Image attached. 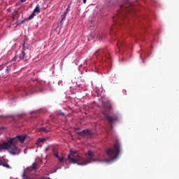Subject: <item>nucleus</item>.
Here are the masks:
<instances>
[{"instance_id": "4be33fe9", "label": "nucleus", "mask_w": 179, "mask_h": 179, "mask_svg": "<svg viewBox=\"0 0 179 179\" xmlns=\"http://www.w3.org/2000/svg\"><path fill=\"white\" fill-rule=\"evenodd\" d=\"M57 159H58V160H59V162H64V157H60L59 155H58V157H56Z\"/></svg>"}, {"instance_id": "20e7f679", "label": "nucleus", "mask_w": 179, "mask_h": 179, "mask_svg": "<svg viewBox=\"0 0 179 179\" xmlns=\"http://www.w3.org/2000/svg\"><path fill=\"white\" fill-rule=\"evenodd\" d=\"M13 143H16V138L13 139H10L6 143H0V152L1 150H10V148H12V145Z\"/></svg>"}, {"instance_id": "423d86ee", "label": "nucleus", "mask_w": 179, "mask_h": 179, "mask_svg": "<svg viewBox=\"0 0 179 179\" xmlns=\"http://www.w3.org/2000/svg\"><path fill=\"white\" fill-rule=\"evenodd\" d=\"M36 13H40V5H37L34 8L33 13L25 20H31L36 15Z\"/></svg>"}, {"instance_id": "f03ea898", "label": "nucleus", "mask_w": 179, "mask_h": 179, "mask_svg": "<svg viewBox=\"0 0 179 179\" xmlns=\"http://www.w3.org/2000/svg\"><path fill=\"white\" fill-rule=\"evenodd\" d=\"M130 12H134V6L129 2L120 7L117 15L113 17L115 24H121V21L127 17V15Z\"/></svg>"}, {"instance_id": "1a4fd4ad", "label": "nucleus", "mask_w": 179, "mask_h": 179, "mask_svg": "<svg viewBox=\"0 0 179 179\" xmlns=\"http://www.w3.org/2000/svg\"><path fill=\"white\" fill-rule=\"evenodd\" d=\"M17 17H19V13L17 11H14L12 13V19H13V20H16V19H17Z\"/></svg>"}, {"instance_id": "0eeeda50", "label": "nucleus", "mask_w": 179, "mask_h": 179, "mask_svg": "<svg viewBox=\"0 0 179 179\" xmlns=\"http://www.w3.org/2000/svg\"><path fill=\"white\" fill-rule=\"evenodd\" d=\"M78 134L80 136H88L89 138H92V135H93V133H92L89 129H85L83 131L78 132Z\"/></svg>"}, {"instance_id": "f3484780", "label": "nucleus", "mask_w": 179, "mask_h": 179, "mask_svg": "<svg viewBox=\"0 0 179 179\" xmlns=\"http://www.w3.org/2000/svg\"><path fill=\"white\" fill-rule=\"evenodd\" d=\"M39 131L40 132H45V134H47V132H48V130H47V129L42 127L41 129H39Z\"/></svg>"}, {"instance_id": "7ed1b4c3", "label": "nucleus", "mask_w": 179, "mask_h": 179, "mask_svg": "<svg viewBox=\"0 0 179 179\" xmlns=\"http://www.w3.org/2000/svg\"><path fill=\"white\" fill-rule=\"evenodd\" d=\"M27 138V135L23 134V135H19L17 136L15 138H13L11 139H15L16 142L14 143L10 148V153L13 155H19L20 153V150L16 147V145H17V142H20V143H24V141H26V138Z\"/></svg>"}, {"instance_id": "cd10ccee", "label": "nucleus", "mask_w": 179, "mask_h": 179, "mask_svg": "<svg viewBox=\"0 0 179 179\" xmlns=\"http://www.w3.org/2000/svg\"><path fill=\"white\" fill-rule=\"evenodd\" d=\"M83 3H86V0H83Z\"/></svg>"}, {"instance_id": "f8f14e48", "label": "nucleus", "mask_w": 179, "mask_h": 179, "mask_svg": "<svg viewBox=\"0 0 179 179\" xmlns=\"http://www.w3.org/2000/svg\"><path fill=\"white\" fill-rule=\"evenodd\" d=\"M61 21H60V23L61 24H62V22H64V20H65V19H66V13H64L63 15H62L61 16Z\"/></svg>"}, {"instance_id": "a211bd4d", "label": "nucleus", "mask_w": 179, "mask_h": 179, "mask_svg": "<svg viewBox=\"0 0 179 179\" xmlns=\"http://www.w3.org/2000/svg\"><path fill=\"white\" fill-rule=\"evenodd\" d=\"M71 10V3L69 4V6H67L66 9V15L68 14V13L69 12V10Z\"/></svg>"}, {"instance_id": "aec40b11", "label": "nucleus", "mask_w": 179, "mask_h": 179, "mask_svg": "<svg viewBox=\"0 0 179 179\" xmlns=\"http://www.w3.org/2000/svg\"><path fill=\"white\" fill-rule=\"evenodd\" d=\"M106 107L107 110H111L113 108V106L110 103H108Z\"/></svg>"}, {"instance_id": "b1692460", "label": "nucleus", "mask_w": 179, "mask_h": 179, "mask_svg": "<svg viewBox=\"0 0 179 179\" xmlns=\"http://www.w3.org/2000/svg\"><path fill=\"white\" fill-rule=\"evenodd\" d=\"M34 169H37V163L34 162L32 165Z\"/></svg>"}, {"instance_id": "2eb2a0df", "label": "nucleus", "mask_w": 179, "mask_h": 179, "mask_svg": "<svg viewBox=\"0 0 179 179\" xmlns=\"http://www.w3.org/2000/svg\"><path fill=\"white\" fill-rule=\"evenodd\" d=\"M52 152L55 157H58V150L53 148Z\"/></svg>"}, {"instance_id": "412c9836", "label": "nucleus", "mask_w": 179, "mask_h": 179, "mask_svg": "<svg viewBox=\"0 0 179 179\" xmlns=\"http://www.w3.org/2000/svg\"><path fill=\"white\" fill-rule=\"evenodd\" d=\"M122 43H120V42H117V48H118V50H121V45H122Z\"/></svg>"}, {"instance_id": "9d476101", "label": "nucleus", "mask_w": 179, "mask_h": 179, "mask_svg": "<svg viewBox=\"0 0 179 179\" xmlns=\"http://www.w3.org/2000/svg\"><path fill=\"white\" fill-rule=\"evenodd\" d=\"M47 141V138H38L37 142L36 143V145H40L41 143H44Z\"/></svg>"}, {"instance_id": "f257e3e1", "label": "nucleus", "mask_w": 179, "mask_h": 179, "mask_svg": "<svg viewBox=\"0 0 179 179\" xmlns=\"http://www.w3.org/2000/svg\"><path fill=\"white\" fill-rule=\"evenodd\" d=\"M120 152H121V144H120V142L117 141L113 145V147L107 150L106 155L108 158L106 157V155H104L94 157V152L88 150V152L85 153V159H84L79 155V152L78 151L71 150L70 155L68 157V160L73 164L86 166V164H89L94 162L102 163L103 162H108V160H114V159H117L118 157Z\"/></svg>"}, {"instance_id": "a878e982", "label": "nucleus", "mask_w": 179, "mask_h": 179, "mask_svg": "<svg viewBox=\"0 0 179 179\" xmlns=\"http://www.w3.org/2000/svg\"><path fill=\"white\" fill-rule=\"evenodd\" d=\"M3 161L0 160V166H3Z\"/></svg>"}, {"instance_id": "bb28decb", "label": "nucleus", "mask_w": 179, "mask_h": 179, "mask_svg": "<svg viewBox=\"0 0 179 179\" xmlns=\"http://www.w3.org/2000/svg\"><path fill=\"white\" fill-rule=\"evenodd\" d=\"M6 71V72L8 73L9 71H10V69H7Z\"/></svg>"}, {"instance_id": "393cba45", "label": "nucleus", "mask_w": 179, "mask_h": 179, "mask_svg": "<svg viewBox=\"0 0 179 179\" xmlns=\"http://www.w3.org/2000/svg\"><path fill=\"white\" fill-rule=\"evenodd\" d=\"M58 115H65V114L64 113L59 112L58 113Z\"/></svg>"}, {"instance_id": "39448f33", "label": "nucleus", "mask_w": 179, "mask_h": 179, "mask_svg": "<svg viewBox=\"0 0 179 179\" xmlns=\"http://www.w3.org/2000/svg\"><path fill=\"white\" fill-rule=\"evenodd\" d=\"M103 115L106 120L109 121L110 124H114V122H116V121H118V117H117L115 115L111 116L107 113H103Z\"/></svg>"}, {"instance_id": "4468645a", "label": "nucleus", "mask_w": 179, "mask_h": 179, "mask_svg": "<svg viewBox=\"0 0 179 179\" xmlns=\"http://www.w3.org/2000/svg\"><path fill=\"white\" fill-rule=\"evenodd\" d=\"M24 22H29V20H22V21H17L15 24H16V27H17V26H20V24H23V23H24Z\"/></svg>"}, {"instance_id": "dca6fc26", "label": "nucleus", "mask_w": 179, "mask_h": 179, "mask_svg": "<svg viewBox=\"0 0 179 179\" xmlns=\"http://www.w3.org/2000/svg\"><path fill=\"white\" fill-rule=\"evenodd\" d=\"M2 166H3V167H6V169H10V166H9L8 164H7L6 162H3Z\"/></svg>"}, {"instance_id": "5701e85b", "label": "nucleus", "mask_w": 179, "mask_h": 179, "mask_svg": "<svg viewBox=\"0 0 179 179\" xmlns=\"http://www.w3.org/2000/svg\"><path fill=\"white\" fill-rule=\"evenodd\" d=\"M27 0H20V1L17 3V5H20V3H23L24 2H26Z\"/></svg>"}, {"instance_id": "9b49d317", "label": "nucleus", "mask_w": 179, "mask_h": 179, "mask_svg": "<svg viewBox=\"0 0 179 179\" xmlns=\"http://www.w3.org/2000/svg\"><path fill=\"white\" fill-rule=\"evenodd\" d=\"M24 58H26V52L22 51L21 54L20 55V59L23 60Z\"/></svg>"}, {"instance_id": "6ab92c4d", "label": "nucleus", "mask_w": 179, "mask_h": 179, "mask_svg": "<svg viewBox=\"0 0 179 179\" xmlns=\"http://www.w3.org/2000/svg\"><path fill=\"white\" fill-rule=\"evenodd\" d=\"M26 44L25 43H23L22 45V51H24V52H26V50H28L27 48H26Z\"/></svg>"}, {"instance_id": "ddd939ff", "label": "nucleus", "mask_w": 179, "mask_h": 179, "mask_svg": "<svg viewBox=\"0 0 179 179\" xmlns=\"http://www.w3.org/2000/svg\"><path fill=\"white\" fill-rule=\"evenodd\" d=\"M17 56H15L10 62L6 63V64H8L9 63L12 64V62H16V61H17Z\"/></svg>"}, {"instance_id": "6e6552de", "label": "nucleus", "mask_w": 179, "mask_h": 179, "mask_svg": "<svg viewBox=\"0 0 179 179\" xmlns=\"http://www.w3.org/2000/svg\"><path fill=\"white\" fill-rule=\"evenodd\" d=\"M98 52H100V54L103 53V55H105L106 58H108V59H110V56H109L110 55L108 53H106V52H103V50H98L95 53L96 57H97Z\"/></svg>"}]
</instances>
